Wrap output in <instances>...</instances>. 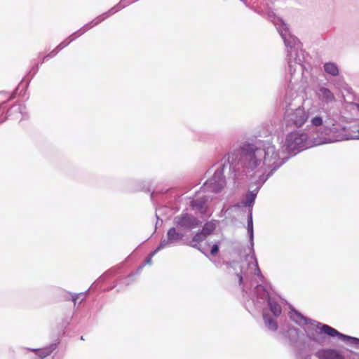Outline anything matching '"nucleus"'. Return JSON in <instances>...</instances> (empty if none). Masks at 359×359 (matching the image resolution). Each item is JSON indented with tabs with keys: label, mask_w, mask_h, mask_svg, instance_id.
I'll list each match as a JSON object with an SVG mask.
<instances>
[{
	"label": "nucleus",
	"mask_w": 359,
	"mask_h": 359,
	"mask_svg": "<svg viewBox=\"0 0 359 359\" xmlns=\"http://www.w3.org/2000/svg\"><path fill=\"white\" fill-rule=\"evenodd\" d=\"M283 159L269 143L260 145V142L255 140H244L223 156L205 186L212 191L221 192L226 185L225 174L236 182L257 170L256 172L260 175L250 184L249 190L241 201L243 206L252 210L259 189L284 164Z\"/></svg>",
	"instance_id": "nucleus-1"
},
{
	"label": "nucleus",
	"mask_w": 359,
	"mask_h": 359,
	"mask_svg": "<svg viewBox=\"0 0 359 359\" xmlns=\"http://www.w3.org/2000/svg\"><path fill=\"white\" fill-rule=\"evenodd\" d=\"M247 233L250 238L249 254L241 262L233 263L232 266L233 269L236 271V276L239 284L242 285L243 292L249 297L245 303V307L251 312L253 310L262 309L265 303L267 302L274 317H278L281 314V306L269 296L267 289L263 285L257 284L253 291L248 294V287L253 286L255 283L262 282L264 277L259 268L253 248V226H248Z\"/></svg>",
	"instance_id": "nucleus-2"
},
{
	"label": "nucleus",
	"mask_w": 359,
	"mask_h": 359,
	"mask_svg": "<svg viewBox=\"0 0 359 359\" xmlns=\"http://www.w3.org/2000/svg\"><path fill=\"white\" fill-rule=\"evenodd\" d=\"M340 114L338 111H326V119L320 114L312 117L310 122L313 127H322L321 133L326 137L321 142L323 144L339 142L348 140H359V127L352 126L348 130L339 123Z\"/></svg>",
	"instance_id": "nucleus-3"
},
{
	"label": "nucleus",
	"mask_w": 359,
	"mask_h": 359,
	"mask_svg": "<svg viewBox=\"0 0 359 359\" xmlns=\"http://www.w3.org/2000/svg\"><path fill=\"white\" fill-rule=\"evenodd\" d=\"M274 25L286 47L288 71L291 80L297 72L303 74L304 70L306 69L304 51L302 48L299 40L290 33L287 25L282 19H276Z\"/></svg>",
	"instance_id": "nucleus-4"
},
{
	"label": "nucleus",
	"mask_w": 359,
	"mask_h": 359,
	"mask_svg": "<svg viewBox=\"0 0 359 359\" xmlns=\"http://www.w3.org/2000/svg\"><path fill=\"white\" fill-rule=\"evenodd\" d=\"M290 318L297 324L303 327L307 337L315 342L322 344L324 341L323 334H325L331 337H337L347 344L359 346V339L340 333L327 325L319 327L320 323L306 318L296 310H292L290 312Z\"/></svg>",
	"instance_id": "nucleus-5"
},
{
	"label": "nucleus",
	"mask_w": 359,
	"mask_h": 359,
	"mask_svg": "<svg viewBox=\"0 0 359 359\" xmlns=\"http://www.w3.org/2000/svg\"><path fill=\"white\" fill-rule=\"evenodd\" d=\"M246 140H255L260 142V145L266 143L271 144L274 147L280 156L283 158L284 163L290 158L289 155L294 156L310 147L308 135L305 133H299L297 131L288 133L285 140H282L280 143V149H277L272 142L268 141L264 142L256 138H248Z\"/></svg>",
	"instance_id": "nucleus-6"
},
{
	"label": "nucleus",
	"mask_w": 359,
	"mask_h": 359,
	"mask_svg": "<svg viewBox=\"0 0 359 359\" xmlns=\"http://www.w3.org/2000/svg\"><path fill=\"white\" fill-rule=\"evenodd\" d=\"M296 98L294 93H287L283 101L284 123L287 127L300 128L309 118V113L304 108L294 103Z\"/></svg>",
	"instance_id": "nucleus-7"
},
{
	"label": "nucleus",
	"mask_w": 359,
	"mask_h": 359,
	"mask_svg": "<svg viewBox=\"0 0 359 359\" xmlns=\"http://www.w3.org/2000/svg\"><path fill=\"white\" fill-rule=\"evenodd\" d=\"M210 180V179L205 182L201 190L195 194L190 201V207L192 210H194L196 214L200 215L203 219L209 217L212 214L210 207L212 196L209 193H217L206 187L205 185Z\"/></svg>",
	"instance_id": "nucleus-8"
},
{
	"label": "nucleus",
	"mask_w": 359,
	"mask_h": 359,
	"mask_svg": "<svg viewBox=\"0 0 359 359\" xmlns=\"http://www.w3.org/2000/svg\"><path fill=\"white\" fill-rule=\"evenodd\" d=\"M315 95L325 116L326 111L328 109H330L331 111H337L332 107H330V104L336 101V98L334 93L329 88L325 86H320L316 90Z\"/></svg>",
	"instance_id": "nucleus-9"
},
{
	"label": "nucleus",
	"mask_w": 359,
	"mask_h": 359,
	"mask_svg": "<svg viewBox=\"0 0 359 359\" xmlns=\"http://www.w3.org/2000/svg\"><path fill=\"white\" fill-rule=\"evenodd\" d=\"M214 226H203L202 230L200 232L196 233V235L193 237L192 240L189 243V245L195 248H197L206 255L205 252L201 249V245L200 243L205 240V238L212 232H213L215 229Z\"/></svg>",
	"instance_id": "nucleus-10"
},
{
	"label": "nucleus",
	"mask_w": 359,
	"mask_h": 359,
	"mask_svg": "<svg viewBox=\"0 0 359 359\" xmlns=\"http://www.w3.org/2000/svg\"><path fill=\"white\" fill-rule=\"evenodd\" d=\"M108 18H109V17L108 16V14L105 12V13L100 15L99 16L96 17L95 19H93L90 22L84 25L79 30L76 31L74 32V34L83 35L87 31H88L89 29H90L93 27L99 25L100 23H101L102 21H104V20H106Z\"/></svg>",
	"instance_id": "nucleus-11"
},
{
	"label": "nucleus",
	"mask_w": 359,
	"mask_h": 359,
	"mask_svg": "<svg viewBox=\"0 0 359 359\" xmlns=\"http://www.w3.org/2000/svg\"><path fill=\"white\" fill-rule=\"evenodd\" d=\"M174 224H200L198 220L192 215L183 212L174 219Z\"/></svg>",
	"instance_id": "nucleus-12"
},
{
	"label": "nucleus",
	"mask_w": 359,
	"mask_h": 359,
	"mask_svg": "<svg viewBox=\"0 0 359 359\" xmlns=\"http://www.w3.org/2000/svg\"><path fill=\"white\" fill-rule=\"evenodd\" d=\"M184 233L180 229L172 227L167 233V238L175 245L177 242L182 240Z\"/></svg>",
	"instance_id": "nucleus-13"
},
{
	"label": "nucleus",
	"mask_w": 359,
	"mask_h": 359,
	"mask_svg": "<svg viewBox=\"0 0 359 359\" xmlns=\"http://www.w3.org/2000/svg\"><path fill=\"white\" fill-rule=\"evenodd\" d=\"M263 319L265 326L271 331H276L278 328L276 321L271 317L265 311H263Z\"/></svg>",
	"instance_id": "nucleus-14"
},
{
	"label": "nucleus",
	"mask_w": 359,
	"mask_h": 359,
	"mask_svg": "<svg viewBox=\"0 0 359 359\" xmlns=\"http://www.w3.org/2000/svg\"><path fill=\"white\" fill-rule=\"evenodd\" d=\"M55 348L56 344H52L46 348L32 349V351L34 352L37 355H39L41 358H44L45 357L49 355Z\"/></svg>",
	"instance_id": "nucleus-15"
},
{
	"label": "nucleus",
	"mask_w": 359,
	"mask_h": 359,
	"mask_svg": "<svg viewBox=\"0 0 359 359\" xmlns=\"http://www.w3.org/2000/svg\"><path fill=\"white\" fill-rule=\"evenodd\" d=\"M336 351L334 349H322L316 353V356L318 359H333L336 355Z\"/></svg>",
	"instance_id": "nucleus-16"
},
{
	"label": "nucleus",
	"mask_w": 359,
	"mask_h": 359,
	"mask_svg": "<svg viewBox=\"0 0 359 359\" xmlns=\"http://www.w3.org/2000/svg\"><path fill=\"white\" fill-rule=\"evenodd\" d=\"M130 4V0H121L116 6L110 8L106 13L108 14V16L110 17L111 15L115 14L118 11L128 6Z\"/></svg>",
	"instance_id": "nucleus-17"
},
{
	"label": "nucleus",
	"mask_w": 359,
	"mask_h": 359,
	"mask_svg": "<svg viewBox=\"0 0 359 359\" xmlns=\"http://www.w3.org/2000/svg\"><path fill=\"white\" fill-rule=\"evenodd\" d=\"M323 67H324L325 72L327 74H330L333 76H337L339 73V70L337 65L334 62H326L324 64Z\"/></svg>",
	"instance_id": "nucleus-18"
},
{
	"label": "nucleus",
	"mask_w": 359,
	"mask_h": 359,
	"mask_svg": "<svg viewBox=\"0 0 359 359\" xmlns=\"http://www.w3.org/2000/svg\"><path fill=\"white\" fill-rule=\"evenodd\" d=\"M296 358L297 359H312L310 351L305 348H300L297 351Z\"/></svg>",
	"instance_id": "nucleus-19"
},
{
	"label": "nucleus",
	"mask_w": 359,
	"mask_h": 359,
	"mask_svg": "<svg viewBox=\"0 0 359 359\" xmlns=\"http://www.w3.org/2000/svg\"><path fill=\"white\" fill-rule=\"evenodd\" d=\"M173 245V243L170 241L168 238H162L159 245L157 246V248L155 249V251L156 252H159L160 250L169 248L170 246Z\"/></svg>",
	"instance_id": "nucleus-20"
},
{
	"label": "nucleus",
	"mask_w": 359,
	"mask_h": 359,
	"mask_svg": "<svg viewBox=\"0 0 359 359\" xmlns=\"http://www.w3.org/2000/svg\"><path fill=\"white\" fill-rule=\"evenodd\" d=\"M298 336V330L294 327H290L288 329L285 337L288 338L290 341H293L297 339Z\"/></svg>",
	"instance_id": "nucleus-21"
},
{
	"label": "nucleus",
	"mask_w": 359,
	"mask_h": 359,
	"mask_svg": "<svg viewBox=\"0 0 359 359\" xmlns=\"http://www.w3.org/2000/svg\"><path fill=\"white\" fill-rule=\"evenodd\" d=\"M88 292V290H87L86 292H81V293H79V294H74L72 295V301L74 304L76 303V301L78 299H80L81 302H83L85 299H86V297L87 295Z\"/></svg>",
	"instance_id": "nucleus-22"
},
{
	"label": "nucleus",
	"mask_w": 359,
	"mask_h": 359,
	"mask_svg": "<svg viewBox=\"0 0 359 359\" xmlns=\"http://www.w3.org/2000/svg\"><path fill=\"white\" fill-rule=\"evenodd\" d=\"M39 71V64L34 62L33 67L31 68L29 72H28L27 76L29 78V79H32L34 76Z\"/></svg>",
	"instance_id": "nucleus-23"
},
{
	"label": "nucleus",
	"mask_w": 359,
	"mask_h": 359,
	"mask_svg": "<svg viewBox=\"0 0 359 359\" xmlns=\"http://www.w3.org/2000/svg\"><path fill=\"white\" fill-rule=\"evenodd\" d=\"M74 41V38L69 39L68 37L62 41L57 46V50H62L64 48L67 46L71 42Z\"/></svg>",
	"instance_id": "nucleus-24"
},
{
	"label": "nucleus",
	"mask_w": 359,
	"mask_h": 359,
	"mask_svg": "<svg viewBox=\"0 0 359 359\" xmlns=\"http://www.w3.org/2000/svg\"><path fill=\"white\" fill-rule=\"evenodd\" d=\"M60 51V50H57V47L53 50L51 52H50L48 54L43 57V61L42 62H44L45 61L48 60L49 58L54 57Z\"/></svg>",
	"instance_id": "nucleus-25"
},
{
	"label": "nucleus",
	"mask_w": 359,
	"mask_h": 359,
	"mask_svg": "<svg viewBox=\"0 0 359 359\" xmlns=\"http://www.w3.org/2000/svg\"><path fill=\"white\" fill-rule=\"evenodd\" d=\"M157 252L155 251V250L154 251H152L149 255V256L146 258L145 261H144V264H151L152 263V257L156 254Z\"/></svg>",
	"instance_id": "nucleus-26"
},
{
	"label": "nucleus",
	"mask_w": 359,
	"mask_h": 359,
	"mask_svg": "<svg viewBox=\"0 0 359 359\" xmlns=\"http://www.w3.org/2000/svg\"><path fill=\"white\" fill-rule=\"evenodd\" d=\"M219 243H215L212 246L211 250H210L211 255L215 256L217 254V252H219Z\"/></svg>",
	"instance_id": "nucleus-27"
},
{
	"label": "nucleus",
	"mask_w": 359,
	"mask_h": 359,
	"mask_svg": "<svg viewBox=\"0 0 359 359\" xmlns=\"http://www.w3.org/2000/svg\"><path fill=\"white\" fill-rule=\"evenodd\" d=\"M252 211V210H251V209L248 210L247 224H253Z\"/></svg>",
	"instance_id": "nucleus-28"
},
{
	"label": "nucleus",
	"mask_w": 359,
	"mask_h": 359,
	"mask_svg": "<svg viewBox=\"0 0 359 359\" xmlns=\"http://www.w3.org/2000/svg\"><path fill=\"white\" fill-rule=\"evenodd\" d=\"M16 90H17V89L11 93V95L9 97V98L6 101H5L6 103L9 102V101H11V100H13L15 97V96H16Z\"/></svg>",
	"instance_id": "nucleus-29"
},
{
	"label": "nucleus",
	"mask_w": 359,
	"mask_h": 359,
	"mask_svg": "<svg viewBox=\"0 0 359 359\" xmlns=\"http://www.w3.org/2000/svg\"><path fill=\"white\" fill-rule=\"evenodd\" d=\"M81 36V35L74 34V33H72V34H71L68 38H69V39L74 38V40H75L76 38H78V37H79V36Z\"/></svg>",
	"instance_id": "nucleus-30"
},
{
	"label": "nucleus",
	"mask_w": 359,
	"mask_h": 359,
	"mask_svg": "<svg viewBox=\"0 0 359 359\" xmlns=\"http://www.w3.org/2000/svg\"><path fill=\"white\" fill-rule=\"evenodd\" d=\"M156 218H157V221H156V225L158 224L159 221L162 224L163 222V219L159 218V217H158L157 213L156 214Z\"/></svg>",
	"instance_id": "nucleus-31"
},
{
	"label": "nucleus",
	"mask_w": 359,
	"mask_h": 359,
	"mask_svg": "<svg viewBox=\"0 0 359 359\" xmlns=\"http://www.w3.org/2000/svg\"><path fill=\"white\" fill-rule=\"evenodd\" d=\"M130 190L133 191H137L143 190V189L141 188V187H135V188H131Z\"/></svg>",
	"instance_id": "nucleus-32"
},
{
	"label": "nucleus",
	"mask_w": 359,
	"mask_h": 359,
	"mask_svg": "<svg viewBox=\"0 0 359 359\" xmlns=\"http://www.w3.org/2000/svg\"><path fill=\"white\" fill-rule=\"evenodd\" d=\"M356 108L358 111H359V104H355Z\"/></svg>",
	"instance_id": "nucleus-33"
},
{
	"label": "nucleus",
	"mask_w": 359,
	"mask_h": 359,
	"mask_svg": "<svg viewBox=\"0 0 359 359\" xmlns=\"http://www.w3.org/2000/svg\"><path fill=\"white\" fill-rule=\"evenodd\" d=\"M154 192H152V194H151V199H152V200H153V198H154Z\"/></svg>",
	"instance_id": "nucleus-34"
},
{
	"label": "nucleus",
	"mask_w": 359,
	"mask_h": 359,
	"mask_svg": "<svg viewBox=\"0 0 359 359\" xmlns=\"http://www.w3.org/2000/svg\"><path fill=\"white\" fill-rule=\"evenodd\" d=\"M144 266V264L140 266V268H139V270H141L142 269V267Z\"/></svg>",
	"instance_id": "nucleus-35"
},
{
	"label": "nucleus",
	"mask_w": 359,
	"mask_h": 359,
	"mask_svg": "<svg viewBox=\"0 0 359 359\" xmlns=\"http://www.w3.org/2000/svg\"><path fill=\"white\" fill-rule=\"evenodd\" d=\"M5 121H6V118L2 119V120L0 121V123H3V122H4Z\"/></svg>",
	"instance_id": "nucleus-36"
},
{
	"label": "nucleus",
	"mask_w": 359,
	"mask_h": 359,
	"mask_svg": "<svg viewBox=\"0 0 359 359\" xmlns=\"http://www.w3.org/2000/svg\"><path fill=\"white\" fill-rule=\"evenodd\" d=\"M205 224V225H208V224H212V223H208V222H206Z\"/></svg>",
	"instance_id": "nucleus-37"
},
{
	"label": "nucleus",
	"mask_w": 359,
	"mask_h": 359,
	"mask_svg": "<svg viewBox=\"0 0 359 359\" xmlns=\"http://www.w3.org/2000/svg\"><path fill=\"white\" fill-rule=\"evenodd\" d=\"M20 112L22 113V107H20Z\"/></svg>",
	"instance_id": "nucleus-38"
}]
</instances>
